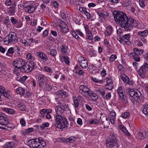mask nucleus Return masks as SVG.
I'll use <instances>...</instances> for the list:
<instances>
[{
  "mask_svg": "<svg viewBox=\"0 0 148 148\" xmlns=\"http://www.w3.org/2000/svg\"><path fill=\"white\" fill-rule=\"evenodd\" d=\"M113 14L115 21L119 23L120 26L129 20L126 14L123 12L115 11L113 12Z\"/></svg>",
  "mask_w": 148,
  "mask_h": 148,
  "instance_id": "f257e3e1",
  "label": "nucleus"
},
{
  "mask_svg": "<svg viewBox=\"0 0 148 148\" xmlns=\"http://www.w3.org/2000/svg\"><path fill=\"white\" fill-rule=\"evenodd\" d=\"M55 121L57 125L56 126L59 129H64L67 127L68 123L66 119L60 114H56L54 116Z\"/></svg>",
  "mask_w": 148,
  "mask_h": 148,
  "instance_id": "f03ea898",
  "label": "nucleus"
},
{
  "mask_svg": "<svg viewBox=\"0 0 148 148\" xmlns=\"http://www.w3.org/2000/svg\"><path fill=\"white\" fill-rule=\"evenodd\" d=\"M137 21L133 18H130L128 22H127L121 27L124 29L126 31H130L133 27H136L138 26Z\"/></svg>",
  "mask_w": 148,
  "mask_h": 148,
  "instance_id": "7ed1b4c3",
  "label": "nucleus"
},
{
  "mask_svg": "<svg viewBox=\"0 0 148 148\" xmlns=\"http://www.w3.org/2000/svg\"><path fill=\"white\" fill-rule=\"evenodd\" d=\"M17 41V37L16 34L14 32H11L5 38L3 42L5 44L7 45L10 43L16 42Z\"/></svg>",
  "mask_w": 148,
  "mask_h": 148,
  "instance_id": "20e7f679",
  "label": "nucleus"
},
{
  "mask_svg": "<svg viewBox=\"0 0 148 148\" xmlns=\"http://www.w3.org/2000/svg\"><path fill=\"white\" fill-rule=\"evenodd\" d=\"M118 142L116 136L113 134H110L106 141V145L107 148H110L117 146Z\"/></svg>",
  "mask_w": 148,
  "mask_h": 148,
  "instance_id": "39448f33",
  "label": "nucleus"
},
{
  "mask_svg": "<svg viewBox=\"0 0 148 148\" xmlns=\"http://www.w3.org/2000/svg\"><path fill=\"white\" fill-rule=\"evenodd\" d=\"M148 70V62H144L140 68L137 71L139 76L141 78H144L146 77Z\"/></svg>",
  "mask_w": 148,
  "mask_h": 148,
  "instance_id": "423d86ee",
  "label": "nucleus"
},
{
  "mask_svg": "<svg viewBox=\"0 0 148 148\" xmlns=\"http://www.w3.org/2000/svg\"><path fill=\"white\" fill-rule=\"evenodd\" d=\"M24 64L20 69L21 71L23 73H28L31 71L35 66V64H32L29 62L26 63L25 62Z\"/></svg>",
  "mask_w": 148,
  "mask_h": 148,
  "instance_id": "0eeeda50",
  "label": "nucleus"
},
{
  "mask_svg": "<svg viewBox=\"0 0 148 148\" xmlns=\"http://www.w3.org/2000/svg\"><path fill=\"white\" fill-rule=\"evenodd\" d=\"M79 91L82 95L86 97H88L89 95L91 94V90L84 85H81L79 86Z\"/></svg>",
  "mask_w": 148,
  "mask_h": 148,
  "instance_id": "6e6552de",
  "label": "nucleus"
},
{
  "mask_svg": "<svg viewBox=\"0 0 148 148\" xmlns=\"http://www.w3.org/2000/svg\"><path fill=\"white\" fill-rule=\"evenodd\" d=\"M57 23L60 27V30L64 33H66L69 32L68 27L66 24L60 19H58Z\"/></svg>",
  "mask_w": 148,
  "mask_h": 148,
  "instance_id": "1a4fd4ad",
  "label": "nucleus"
},
{
  "mask_svg": "<svg viewBox=\"0 0 148 148\" xmlns=\"http://www.w3.org/2000/svg\"><path fill=\"white\" fill-rule=\"evenodd\" d=\"M116 114L115 112L113 111L110 112L109 116V118L106 117V123H107V124L106 125V127H108L110 123L109 121V119H110V121L111 123L112 124H114L115 121V116Z\"/></svg>",
  "mask_w": 148,
  "mask_h": 148,
  "instance_id": "9d476101",
  "label": "nucleus"
},
{
  "mask_svg": "<svg viewBox=\"0 0 148 148\" xmlns=\"http://www.w3.org/2000/svg\"><path fill=\"white\" fill-rule=\"evenodd\" d=\"M34 148H42L46 145L45 142L41 138L35 139Z\"/></svg>",
  "mask_w": 148,
  "mask_h": 148,
  "instance_id": "9b49d317",
  "label": "nucleus"
},
{
  "mask_svg": "<svg viewBox=\"0 0 148 148\" xmlns=\"http://www.w3.org/2000/svg\"><path fill=\"white\" fill-rule=\"evenodd\" d=\"M48 80L47 77L45 75L43 74L39 75L38 77L39 86L40 88H42Z\"/></svg>",
  "mask_w": 148,
  "mask_h": 148,
  "instance_id": "f8f14e48",
  "label": "nucleus"
},
{
  "mask_svg": "<svg viewBox=\"0 0 148 148\" xmlns=\"http://www.w3.org/2000/svg\"><path fill=\"white\" fill-rule=\"evenodd\" d=\"M68 108L67 105L62 104V103H60V105L56 106L55 107L56 114H60L63 113L65 109Z\"/></svg>",
  "mask_w": 148,
  "mask_h": 148,
  "instance_id": "ddd939ff",
  "label": "nucleus"
},
{
  "mask_svg": "<svg viewBox=\"0 0 148 148\" xmlns=\"http://www.w3.org/2000/svg\"><path fill=\"white\" fill-rule=\"evenodd\" d=\"M128 92L130 96L136 100H138L141 95V93L137 90H133L129 89L128 91Z\"/></svg>",
  "mask_w": 148,
  "mask_h": 148,
  "instance_id": "4468645a",
  "label": "nucleus"
},
{
  "mask_svg": "<svg viewBox=\"0 0 148 148\" xmlns=\"http://www.w3.org/2000/svg\"><path fill=\"white\" fill-rule=\"evenodd\" d=\"M78 60L80 66L84 69H86L88 66V62L86 59L84 57L80 56Z\"/></svg>",
  "mask_w": 148,
  "mask_h": 148,
  "instance_id": "2eb2a0df",
  "label": "nucleus"
},
{
  "mask_svg": "<svg viewBox=\"0 0 148 148\" xmlns=\"http://www.w3.org/2000/svg\"><path fill=\"white\" fill-rule=\"evenodd\" d=\"M130 34H125L123 35V37L120 36L118 38V40L120 42L124 45H128L129 44V41L130 38Z\"/></svg>",
  "mask_w": 148,
  "mask_h": 148,
  "instance_id": "dca6fc26",
  "label": "nucleus"
},
{
  "mask_svg": "<svg viewBox=\"0 0 148 148\" xmlns=\"http://www.w3.org/2000/svg\"><path fill=\"white\" fill-rule=\"evenodd\" d=\"M25 60L22 58H17L13 62V65L18 69H21L25 63Z\"/></svg>",
  "mask_w": 148,
  "mask_h": 148,
  "instance_id": "f3484780",
  "label": "nucleus"
},
{
  "mask_svg": "<svg viewBox=\"0 0 148 148\" xmlns=\"http://www.w3.org/2000/svg\"><path fill=\"white\" fill-rule=\"evenodd\" d=\"M52 112L51 109H43L40 111V116L41 117L43 118L45 116V114H46V117L47 119H50L51 118V115L49 113Z\"/></svg>",
  "mask_w": 148,
  "mask_h": 148,
  "instance_id": "a211bd4d",
  "label": "nucleus"
},
{
  "mask_svg": "<svg viewBox=\"0 0 148 148\" xmlns=\"http://www.w3.org/2000/svg\"><path fill=\"white\" fill-rule=\"evenodd\" d=\"M1 118V119L0 120V129L6 130L7 128L5 127L9 123L8 119L5 116Z\"/></svg>",
  "mask_w": 148,
  "mask_h": 148,
  "instance_id": "6ab92c4d",
  "label": "nucleus"
},
{
  "mask_svg": "<svg viewBox=\"0 0 148 148\" xmlns=\"http://www.w3.org/2000/svg\"><path fill=\"white\" fill-rule=\"evenodd\" d=\"M10 20L12 23L14 25L15 27L17 28L21 27L23 26V23L21 21L18 20L14 17L10 18Z\"/></svg>",
  "mask_w": 148,
  "mask_h": 148,
  "instance_id": "aec40b11",
  "label": "nucleus"
},
{
  "mask_svg": "<svg viewBox=\"0 0 148 148\" xmlns=\"http://www.w3.org/2000/svg\"><path fill=\"white\" fill-rule=\"evenodd\" d=\"M117 91L120 98L123 101L126 102L127 100H125V98L123 93V87L121 86L119 87L117 89Z\"/></svg>",
  "mask_w": 148,
  "mask_h": 148,
  "instance_id": "412c9836",
  "label": "nucleus"
},
{
  "mask_svg": "<svg viewBox=\"0 0 148 148\" xmlns=\"http://www.w3.org/2000/svg\"><path fill=\"white\" fill-rule=\"evenodd\" d=\"M97 12L99 18L102 19L103 18H105L107 17L109 14L108 12L102 11L101 10V9H98Z\"/></svg>",
  "mask_w": 148,
  "mask_h": 148,
  "instance_id": "4be33fe9",
  "label": "nucleus"
},
{
  "mask_svg": "<svg viewBox=\"0 0 148 148\" xmlns=\"http://www.w3.org/2000/svg\"><path fill=\"white\" fill-rule=\"evenodd\" d=\"M121 78L126 84L129 85L130 86H132L133 85L132 81L130 80L128 77L125 74H123L121 75Z\"/></svg>",
  "mask_w": 148,
  "mask_h": 148,
  "instance_id": "5701e85b",
  "label": "nucleus"
},
{
  "mask_svg": "<svg viewBox=\"0 0 148 148\" xmlns=\"http://www.w3.org/2000/svg\"><path fill=\"white\" fill-rule=\"evenodd\" d=\"M133 50V52L129 53V55L130 56H134V55L139 56L141 55L143 52V50L142 49H138L136 48H134Z\"/></svg>",
  "mask_w": 148,
  "mask_h": 148,
  "instance_id": "b1692460",
  "label": "nucleus"
},
{
  "mask_svg": "<svg viewBox=\"0 0 148 148\" xmlns=\"http://www.w3.org/2000/svg\"><path fill=\"white\" fill-rule=\"evenodd\" d=\"M27 59L29 60V62L32 64H35V58L34 56H32V54L29 52L26 53Z\"/></svg>",
  "mask_w": 148,
  "mask_h": 148,
  "instance_id": "393cba45",
  "label": "nucleus"
},
{
  "mask_svg": "<svg viewBox=\"0 0 148 148\" xmlns=\"http://www.w3.org/2000/svg\"><path fill=\"white\" fill-rule=\"evenodd\" d=\"M36 55L38 57L44 61H46L48 60V58L44 53L42 52H38L36 53Z\"/></svg>",
  "mask_w": 148,
  "mask_h": 148,
  "instance_id": "a878e982",
  "label": "nucleus"
},
{
  "mask_svg": "<svg viewBox=\"0 0 148 148\" xmlns=\"http://www.w3.org/2000/svg\"><path fill=\"white\" fill-rule=\"evenodd\" d=\"M113 28L111 25H108L106 27V30L104 32L106 36H110L113 32Z\"/></svg>",
  "mask_w": 148,
  "mask_h": 148,
  "instance_id": "bb28decb",
  "label": "nucleus"
},
{
  "mask_svg": "<svg viewBox=\"0 0 148 148\" xmlns=\"http://www.w3.org/2000/svg\"><path fill=\"white\" fill-rule=\"evenodd\" d=\"M84 28L87 36V38L90 40H92L93 37L92 34L89 30L88 26L86 25L84 27Z\"/></svg>",
  "mask_w": 148,
  "mask_h": 148,
  "instance_id": "cd10ccee",
  "label": "nucleus"
},
{
  "mask_svg": "<svg viewBox=\"0 0 148 148\" xmlns=\"http://www.w3.org/2000/svg\"><path fill=\"white\" fill-rule=\"evenodd\" d=\"M106 89L111 90L113 88V84L112 80L109 78H106Z\"/></svg>",
  "mask_w": 148,
  "mask_h": 148,
  "instance_id": "c85d7f7f",
  "label": "nucleus"
},
{
  "mask_svg": "<svg viewBox=\"0 0 148 148\" xmlns=\"http://www.w3.org/2000/svg\"><path fill=\"white\" fill-rule=\"evenodd\" d=\"M60 59L61 61L63 63H65L66 64H68L69 63V57L66 56H60Z\"/></svg>",
  "mask_w": 148,
  "mask_h": 148,
  "instance_id": "c756f323",
  "label": "nucleus"
},
{
  "mask_svg": "<svg viewBox=\"0 0 148 148\" xmlns=\"http://www.w3.org/2000/svg\"><path fill=\"white\" fill-rule=\"evenodd\" d=\"M30 4L34 2H30ZM25 7L28 9V11L29 13H31L33 12L36 8L35 6L32 4H30V5H27Z\"/></svg>",
  "mask_w": 148,
  "mask_h": 148,
  "instance_id": "7c9ffc66",
  "label": "nucleus"
},
{
  "mask_svg": "<svg viewBox=\"0 0 148 148\" xmlns=\"http://www.w3.org/2000/svg\"><path fill=\"white\" fill-rule=\"evenodd\" d=\"M100 123V121L97 120V119H91L88 120L87 121V123L88 125L94 124H98Z\"/></svg>",
  "mask_w": 148,
  "mask_h": 148,
  "instance_id": "2f4dec72",
  "label": "nucleus"
},
{
  "mask_svg": "<svg viewBox=\"0 0 148 148\" xmlns=\"http://www.w3.org/2000/svg\"><path fill=\"white\" fill-rule=\"evenodd\" d=\"M2 110L10 114H13L15 112V111L13 110L7 108H3Z\"/></svg>",
  "mask_w": 148,
  "mask_h": 148,
  "instance_id": "473e14b6",
  "label": "nucleus"
},
{
  "mask_svg": "<svg viewBox=\"0 0 148 148\" xmlns=\"http://www.w3.org/2000/svg\"><path fill=\"white\" fill-rule=\"evenodd\" d=\"M60 48L61 51L64 54L66 53L69 50L68 47L65 45H62L60 47Z\"/></svg>",
  "mask_w": 148,
  "mask_h": 148,
  "instance_id": "72a5a7b5",
  "label": "nucleus"
},
{
  "mask_svg": "<svg viewBox=\"0 0 148 148\" xmlns=\"http://www.w3.org/2000/svg\"><path fill=\"white\" fill-rule=\"evenodd\" d=\"M16 92L18 94H21L22 95H24L25 93V89L21 87H18L16 89Z\"/></svg>",
  "mask_w": 148,
  "mask_h": 148,
  "instance_id": "f704fd0d",
  "label": "nucleus"
},
{
  "mask_svg": "<svg viewBox=\"0 0 148 148\" xmlns=\"http://www.w3.org/2000/svg\"><path fill=\"white\" fill-rule=\"evenodd\" d=\"M137 34L142 37H145L148 34V30L146 29L143 31H139L138 32Z\"/></svg>",
  "mask_w": 148,
  "mask_h": 148,
  "instance_id": "c9c22d12",
  "label": "nucleus"
},
{
  "mask_svg": "<svg viewBox=\"0 0 148 148\" xmlns=\"http://www.w3.org/2000/svg\"><path fill=\"white\" fill-rule=\"evenodd\" d=\"M90 93L91 94L89 95L88 98L89 97H91L92 100L94 101H96L98 99L97 95L95 93H93V92L91 90Z\"/></svg>",
  "mask_w": 148,
  "mask_h": 148,
  "instance_id": "e433bc0d",
  "label": "nucleus"
},
{
  "mask_svg": "<svg viewBox=\"0 0 148 148\" xmlns=\"http://www.w3.org/2000/svg\"><path fill=\"white\" fill-rule=\"evenodd\" d=\"M119 128L124 133L128 136H130V134L128 131L127 130L126 127L123 125H121L119 126Z\"/></svg>",
  "mask_w": 148,
  "mask_h": 148,
  "instance_id": "4c0bfd02",
  "label": "nucleus"
},
{
  "mask_svg": "<svg viewBox=\"0 0 148 148\" xmlns=\"http://www.w3.org/2000/svg\"><path fill=\"white\" fill-rule=\"evenodd\" d=\"M35 139H31L27 142V145L30 147H35Z\"/></svg>",
  "mask_w": 148,
  "mask_h": 148,
  "instance_id": "58836bf2",
  "label": "nucleus"
},
{
  "mask_svg": "<svg viewBox=\"0 0 148 148\" xmlns=\"http://www.w3.org/2000/svg\"><path fill=\"white\" fill-rule=\"evenodd\" d=\"M46 91H50L52 89L51 87L47 82L45 83L44 85V86L42 88Z\"/></svg>",
  "mask_w": 148,
  "mask_h": 148,
  "instance_id": "ea45409f",
  "label": "nucleus"
},
{
  "mask_svg": "<svg viewBox=\"0 0 148 148\" xmlns=\"http://www.w3.org/2000/svg\"><path fill=\"white\" fill-rule=\"evenodd\" d=\"M42 70L44 72L48 73H51L52 72V70L51 68L45 66L42 67L41 68Z\"/></svg>",
  "mask_w": 148,
  "mask_h": 148,
  "instance_id": "a19ab883",
  "label": "nucleus"
},
{
  "mask_svg": "<svg viewBox=\"0 0 148 148\" xmlns=\"http://www.w3.org/2000/svg\"><path fill=\"white\" fill-rule=\"evenodd\" d=\"M8 11V13L9 15H14L15 12V8L13 7H10L9 8Z\"/></svg>",
  "mask_w": 148,
  "mask_h": 148,
  "instance_id": "79ce46f5",
  "label": "nucleus"
},
{
  "mask_svg": "<svg viewBox=\"0 0 148 148\" xmlns=\"http://www.w3.org/2000/svg\"><path fill=\"white\" fill-rule=\"evenodd\" d=\"M97 93L101 95L103 97H104L105 94V92L103 89L101 88H99L97 90Z\"/></svg>",
  "mask_w": 148,
  "mask_h": 148,
  "instance_id": "37998d69",
  "label": "nucleus"
},
{
  "mask_svg": "<svg viewBox=\"0 0 148 148\" xmlns=\"http://www.w3.org/2000/svg\"><path fill=\"white\" fill-rule=\"evenodd\" d=\"M14 52V49L13 47H10L6 53V56H10V54H13Z\"/></svg>",
  "mask_w": 148,
  "mask_h": 148,
  "instance_id": "c03bdc74",
  "label": "nucleus"
},
{
  "mask_svg": "<svg viewBox=\"0 0 148 148\" xmlns=\"http://www.w3.org/2000/svg\"><path fill=\"white\" fill-rule=\"evenodd\" d=\"M76 140L74 137H71L66 140V142L67 143H72L73 142Z\"/></svg>",
  "mask_w": 148,
  "mask_h": 148,
  "instance_id": "a18cd8bd",
  "label": "nucleus"
},
{
  "mask_svg": "<svg viewBox=\"0 0 148 148\" xmlns=\"http://www.w3.org/2000/svg\"><path fill=\"white\" fill-rule=\"evenodd\" d=\"M73 100L74 103L75 107L76 108H77L79 106V104L77 99L75 97H73Z\"/></svg>",
  "mask_w": 148,
  "mask_h": 148,
  "instance_id": "49530a36",
  "label": "nucleus"
},
{
  "mask_svg": "<svg viewBox=\"0 0 148 148\" xmlns=\"http://www.w3.org/2000/svg\"><path fill=\"white\" fill-rule=\"evenodd\" d=\"M143 112L146 115H148V105L145 106L143 109Z\"/></svg>",
  "mask_w": 148,
  "mask_h": 148,
  "instance_id": "de8ad7c7",
  "label": "nucleus"
},
{
  "mask_svg": "<svg viewBox=\"0 0 148 148\" xmlns=\"http://www.w3.org/2000/svg\"><path fill=\"white\" fill-rule=\"evenodd\" d=\"M130 115V113L128 112H126L122 113L121 115V116L124 119L127 118L129 117Z\"/></svg>",
  "mask_w": 148,
  "mask_h": 148,
  "instance_id": "09e8293b",
  "label": "nucleus"
},
{
  "mask_svg": "<svg viewBox=\"0 0 148 148\" xmlns=\"http://www.w3.org/2000/svg\"><path fill=\"white\" fill-rule=\"evenodd\" d=\"M65 92L63 90H59L58 92H56V94L58 97L60 98L62 97L63 95L64 94Z\"/></svg>",
  "mask_w": 148,
  "mask_h": 148,
  "instance_id": "8fccbe9b",
  "label": "nucleus"
},
{
  "mask_svg": "<svg viewBox=\"0 0 148 148\" xmlns=\"http://www.w3.org/2000/svg\"><path fill=\"white\" fill-rule=\"evenodd\" d=\"M4 91L5 88L3 87L0 86V101L2 100L1 96Z\"/></svg>",
  "mask_w": 148,
  "mask_h": 148,
  "instance_id": "3c124183",
  "label": "nucleus"
},
{
  "mask_svg": "<svg viewBox=\"0 0 148 148\" xmlns=\"http://www.w3.org/2000/svg\"><path fill=\"white\" fill-rule=\"evenodd\" d=\"M131 2L129 1H125L124 2H123V6L125 7H128L129 8L130 6L131 5H130Z\"/></svg>",
  "mask_w": 148,
  "mask_h": 148,
  "instance_id": "603ef678",
  "label": "nucleus"
},
{
  "mask_svg": "<svg viewBox=\"0 0 148 148\" xmlns=\"http://www.w3.org/2000/svg\"><path fill=\"white\" fill-rule=\"evenodd\" d=\"M18 107L22 111L24 110L26 108L25 105L22 103L19 104L18 105Z\"/></svg>",
  "mask_w": 148,
  "mask_h": 148,
  "instance_id": "864d4df0",
  "label": "nucleus"
},
{
  "mask_svg": "<svg viewBox=\"0 0 148 148\" xmlns=\"http://www.w3.org/2000/svg\"><path fill=\"white\" fill-rule=\"evenodd\" d=\"M134 56H130L131 57H132L133 59L135 61L137 62L139 61L140 60V58L139 56H137L136 55H134Z\"/></svg>",
  "mask_w": 148,
  "mask_h": 148,
  "instance_id": "5fc2aeb1",
  "label": "nucleus"
},
{
  "mask_svg": "<svg viewBox=\"0 0 148 148\" xmlns=\"http://www.w3.org/2000/svg\"><path fill=\"white\" fill-rule=\"evenodd\" d=\"M49 125V124L48 122H46L42 124V125L40 126V127L41 129H44L45 127H48Z\"/></svg>",
  "mask_w": 148,
  "mask_h": 148,
  "instance_id": "6e6d98bb",
  "label": "nucleus"
},
{
  "mask_svg": "<svg viewBox=\"0 0 148 148\" xmlns=\"http://www.w3.org/2000/svg\"><path fill=\"white\" fill-rule=\"evenodd\" d=\"M3 94V95L5 97L8 99H10L11 98L10 93L9 92H4Z\"/></svg>",
  "mask_w": 148,
  "mask_h": 148,
  "instance_id": "4d7b16f0",
  "label": "nucleus"
},
{
  "mask_svg": "<svg viewBox=\"0 0 148 148\" xmlns=\"http://www.w3.org/2000/svg\"><path fill=\"white\" fill-rule=\"evenodd\" d=\"M50 54L53 56H55L57 54V51L55 49H51L50 50Z\"/></svg>",
  "mask_w": 148,
  "mask_h": 148,
  "instance_id": "13d9d810",
  "label": "nucleus"
},
{
  "mask_svg": "<svg viewBox=\"0 0 148 148\" xmlns=\"http://www.w3.org/2000/svg\"><path fill=\"white\" fill-rule=\"evenodd\" d=\"M116 56L112 54L111 55L109 60L111 62H113L116 58Z\"/></svg>",
  "mask_w": 148,
  "mask_h": 148,
  "instance_id": "bf43d9fd",
  "label": "nucleus"
},
{
  "mask_svg": "<svg viewBox=\"0 0 148 148\" xmlns=\"http://www.w3.org/2000/svg\"><path fill=\"white\" fill-rule=\"evenodd\" d=\"M72 34L73 36L76 39H78L79 38V37L77 35V33L76 32V30L75 31L72 32Z\"/></svg>",
  "mask_w": 148,
  "mask_h": 148,
  "instance_id": "052dcab7",
  "label": "nucleus"
},
{
  "mask_svg": "<svg viewBox=\"0 0 148 148\" xmlns=\"http://www.w3.org/2000/svg\"><path fill=\"white\" fill-rule=\"evenodd\" d=\"M21 42L24 44V45L25 46L28 47L29 45L27 41L25 39H21Z\"/></svg>",
  "mask_w": 148,
  "mask_h": 148,
  "instance_id": "680f3d73",
  "label": "nucleus"
},
{
  "mask_svg": "<svg viewBox=\"0 0 148 148\" xmlns=\"http://www.w3.org/2000/svg\"><path fill=\"white\" fill-rule=\"evenodd\" d=\"M52 5L55 8H58L59 4L58 3L55 1H52L51 2Z\"/></svg>",
  "mask_w": 148,
  "mask_h": 148,
  "instance_id": "e2e57ef3",
  "label": "nucleus"
},
{
  "mask_svg": "<svg viewBox=\"0 0 148 148\" xmlns=\"http://www.w3.org/2000/svg\"><path fill=\"white\" fill-rule=\"evenodd\" d=\"M81 68L78 66L76 65L74 69L73 70L74 72L77 73L78 71Z\"/></svg>",
  "mask_w": 148,
  "mask_h": 148,
  "instance_id": "0e129e2a",
  "label": "nucleus"
},
{
  "mask_svg": "<svg viewBox=\"0 0 148 148\" xmlns=\"http://www.w3.org/2000/svg\"><path fill=\"white\" fill-rule=\"evenodd\" d=\"M20 123L21 125L23 126H25L26 125V122L24 120V119L23 118L21 119L20 120Z\"/></svg>",
  "mask_w": 148,
  "mask_h": 148,
  "instance_id": "69168bd1",
  "label": "nucleus"
},
{
  "mask_svg": "<svg viewBox=\"0 0 148 148\" xmlns=\"http://www.w3.org/2000/svg\"><path fill=\"white\" fill-rule=\"evenodd\" d=\"M132 64L135 69L137 71L138 67V64L136 62H134Z\"/></svg>",
  "mask_w": 148,
  "mask_h": 148,
  "instance_id": "338daca9",
  "label": "nucleus"
},
{
  "mask_svg": "<svg viewBox=\"0 0 148 148\" xmlns=\"http://www.w3.org/2000/svg\"><path fill=\"white\" fill-rule=\"evenodd\" d=\"M5 148H12V146L10 142H8L5 145Z\"/></svg>",
  "mask_w": 148,
  "mask_h": 148,
  "instance_id": "774afa93",
  "label": "nucleus"
}]
</instances>
